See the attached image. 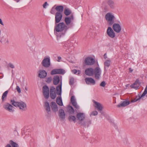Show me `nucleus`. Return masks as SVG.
<instances>
[{
    "label": "nucleus",
    "instance_id": "35",
    "mask_svg": "<svg viewBox=\"0 0 147 147\" xmlns=\"http://www.w3.org/2000/svg\"><path fill=\"white\" fill-rule=\"evenodd\" d=\"M0 42L2 43H7L8 40L7 39L5 38L4 36H2V37H0Z\"/></svg>",
    "mask_w": 147,
    "mask_h": 147
},
{
    "label": "nucleus",
    "instance_id": "47",
    "mask_svg": "<svg viewBox=\"0 0 147 147\" xmlns=\"http://www.w3.org/2000/svg\"><path fill=\"white\" fill-rule=\"evenodd\" d=\"M98 114V112L96 111H93L91 113V115L96 116Z\"/></svg>",
    "mask_w": 147,
    "mask_h": 147
},
{
    "label": "nucleus",
    "instance_id": "17",
    "mask_svg": "<svg viewBox=\"0 0 147 147\" xmlns=\"http://www.w3.org/2000/svg\"><path fill=\"white\" fill-rule=\"evenodd\" d=\"M74 20V18L73 15H71L70 17H65V21L66 25H68L69 24L72 20Z\"/></svg>",
    "mask_w": 147,
    "mask_h": 147
},
{
    "label": "nucleus",
    "instance_id": "31",
    "mask_svg": "<svg viewBox=\"0 0 147 147\" xmlns=\"http://www.w3.org/2000/svg\"><path fill=\"white\" fill-rule=\"evenodd\" d=\"M111 62V61L109 59L106 60L104 62V69L105 70L106 67H108L110 66Z\"/></svg>",
    "mask_w": 147,
    "mask_h": 147
},
{
    "label": "nucleus",
    "instance_id": "54",
    "mask_svg": "<svg viewBox=\"0 0 147 147\" xmlns=\"http://www.w3.org/2000/svg\"><path fill=\"white\" fill-rule=\"evenodd\" d=\"M129 72L130 73L132 72L133 71V69H132L131 68H129Z\"/></svg>",
    "mask_w": 147,
    "mask_h": 147
},
{
    "label": "nucleus",
    "instance_id": "52",
    "mask_svg": "<svg viewBox=\"0 0 147 147\" xmlns=\"http://www.w3.org/2000/svg\"><path fill=\"white\" fill-rule=\"evenodd\" d=\"M0 24L2 25H4L3 23V22H2V21L1 19V18H0Z\"/></svg>",
    "mask_w": 147,
    "mask_h": 147
},
{
    "label": "nucleus",
    "instance_id": "32",
    "mask_svg": "<svg viewBox=\"0 0 147 147\" xmlns=\"http://www.w3.org/2000/svg\"><path fill=\"white\" fill-rule=\"evenodd\" d=\"M71 13V11L69 8H66L64 10V13L66 16L70 15Z\"/></svg>",
    "mask_w": 147,
    "mask_h": 147
},
{
    "label": "nucleus",
    "instance_id": "50",
    "mask_svg": "<svg viewBox=\"0 0 147 147\" xmlns=\"http://www.w3.org/2000/svg\"><path fill=\"white\" fill-rule=\"evenodd\" d=\"M9 66L12 68H14V65L12 63H9Z\"/></svg>",
    "mask_w": 147,
    "mask_h": 147
},
{
    "label": "nucleus",
    "instance_id": "22",
    "mask_svg": "<svg viewBox=\"0 0 147 147\" xmlns=\"http://www.w3.org/2000/svg\"><path fill=\"white\" fill-rule=\"evenodd\" d=\"M106 3L111 9H113L115 7V3L113 0H107Z\"/></svg>",
    "mask_w": 147,
    "mask_h": 147
},
{
    "label": "nucleus",
    "instance_id": "49",
    "mask_svg": "<svg viewBox=\"0 0 147 147\" xmlns=\"http://www.w3.org/2000/svg\"><path fill=\"white\" fill-rule=\"evenodd\" d=\"M16 89L17 90V91L19 93H20L21 92V90L20 88L18 86H17L16 87Z\"/></svg>",
    "mask_w": 147,
    "mask_h": 147
},
{
    "label": "nucleus",
    "instance_id": "18",
    "mask_svg": "<svg viewBox=\"0 0 147 147\" xmlns=\"http://www.w3.org/2000/svg\"><path fill=\"white\" fill-rule=\"evenodd\" d=\"M130 104V102L128 100H125L121 102L120 104L117 106L118 107H123L128 105Z\"/></svg>",
    "mask_w": 147,
    "mask_h": 147
},
{
    "label": "nucleus",
    "instance_id": "13",
    "mask_svg": "<svg viewBox=\"0 0 147 147\" xmlns=\"http://www.w3.org/2000/svg\"><path fill=\"white\" fill-rule=\"evenodd\" d=\"M112 28L113 30L117 33H119L121 30L120 25L117 23H113Z\"/></svg>",
    "mask_w": 147,
    "mask_h": 147
},
{
    "label": "nucleus",
    "instance_id": "2",
    "mask_svg": "<svg viewBox=\"0 0 147 147\" xmlns=\"http://www.w3.org/2000/svg\"><path fill=\"white\" fill-rule=\"evenodd\" d=\"M105 18L108 23L110 25L113 24L115 19L114 14L111 12L107 13L105 16Z\"/></svg>",
    "mask_w": 147,
    "mask_h": 147
},
{
    "label": "nucleus",
    "instance_id": "34",
    "mask_svg": "<svg viewBox=\"0 0 147 147\" xmlns=\"http://www.w3.org/2000/svg\"><path fill=\"white\" fill-rule=\"evenodd\" d=\"M68 111L70 114H73L74 112V111L73 107L70 106L67 107Z\"/></svg>",
    "mask_w": 147,
    "mask_h": 147
},
{
    "label": "nucleus",
    "instance_id": "29",
    "mask_svg": "<svg viewBox=\"0 0 147 147\" xmlns=\"http://www.w3.org/2000/svg\"><path fill=\"white\" fill-rule=\"evenodd\" d=\"M60 81V78L59 76H56L53 78V83L55 85H57Z\"/></svg>",
    "mask_w": 147,
    "mask_h": 147
},
{
    "label": "nucleus",
    "instance_id": "28",
    "mask_svg": "<svg viewBox=\"0 0 147 147\" xmlns=\"http://www.w3.org/2000/svg\"><path fill=\"white\" fill-rule=\"evenodd\" d=\"M44 107L47 112L49 114L50 111V108L49 103L47 102H45V103Z\"/></svg>",
    "mask_w": 147,
    "mask_h": 147
},
{
    "label": "nucleus",
    "instance_id": "7",
    "mask_svg": "<svg viewBox=\"0 0 147 147\" xmlns=\"http://www.w3.org/2000/svg\"><path fill=\"white\" fill-rule=\"evenodd\" d=\"M43 94L45 98L47 99L49 97V90L48 87L45 86L42 88Z\"/></svg>",
    "mask_w": 147,
    "mask_h": 147
},
{
    "label": "nucleus",
    "instance_id": "41",
    "mask_svg": "<svg viewBox=\"0 0 147 147\" xmlns=\"http://www.w3.org/2000/svg\"><path fill=\"white\" fill-rule=\"evenodd\" d=\"M72 73L74 74H76L77 75H79L80 74L81 71L79 70H77L76 69H74L72 71Z\"/></svg>",
    "mask_w": 147,
    "mask_h": 147
},
{
    "label": "nucleus",
    "instance_id": "6",
    "mask_svg": "<svg viewBox=\"0 0 147 147\" xmlns=\"http://www.w3.org/2000/svg\"><path fill=\"white\" fill-rule=\"evenodd\" d=\"M107 35L111 38H114L115 37V34L112 28L108 27L107 30Z\"/></svg>",
    "mask_w": 147,
    "mask_h": 147
},
{
    "label": "nucleus",
    "instance_id": "27",
    "mask_svg": "<svg viewBox=\"0 0 147 147\" xmlns=\"http://www.w3.org/2000/svg\"><path fill=\"white\" fill-rule=\"evenodd\" d=\"M63 8V7L62 5H58L55 7V9L57 11L56 12H60L62 13Z\"/></svg>",
    "mask_w": 147,
    "mask_h": 147
},
{
    "label": "nucleus",
    "instance_id": "4",
    "mask_svg": "<svg viewBox=\"0 0 147 147\" xmlns=\"http://www.w3.org/2000/svg\"><path fill=\"white\" fill-rule=\"evenodd\" d=\"M42 64L43 66L45 67H49L51 64L50 57H45L42 61Z\"/></svg>",
    "mask_w": 147,
    "mask_h": 147
},
{
    "label": "nucleus",
    "instance_id": "15",
    "mask_svg": "<svg viewBox=\"0 0 147 147\" xmlns=\"http://www.w3.org/2000/svg\"><path fill=\"white\" fill-rule=\"evenodd\" d=\"M93 102L95 105L94 106L97 109L98 111H100V113H101V111L103 109L102 104L94 100H93Z\"/></svg>",
    "mask_w": 147,
    "mask_h": 147
},
{
    "label": "nucleus",
    "instance_id": "37",
    "mask_svg": "<svg viewBox=\"0 0 147 147\" xmlns=\"http://www.w3.org/2000/svg\"><path fill=\"white\" fill-rule=\"evenodd\" d=\"M9 143L11 144L12 147H19L17 143L14 142L12 140L9 141Z\"/></svg>",
    "mask_w": 147,
    "mask_h": 147
},
{
    "label": "nucleus",
    "instance_id": "23",
    "mask_svg": "<svg viewBox=\"0 0 147 147\" xmlns=\"http://www.w3.org/2000/svg\"><path fill=\"white\" fill-rule=\"evenodd\" d=\"M91 121L90 120H88L87 121H83L81 123H80V124L82 126L85 127H88L89 126V125L91 123Z\"/></svg>",
    "mask_w": 147,
    "mask_h": 147
},
{
    "label": "nucleus",
    "instance_id": "38",
    "mask_svg": "<svg viewBox=\"0 0 147 147\" xmlns=\"http://www.w3.org/2000/svg\"><path fill=\"white\" fill-rule=\"evenodd\" d=\"M11 104L15 107H18L20 102L15 101L14 100H11L10 101Z\"/></svg>",
    "mask_w": 147,
    "mask_h": 147
},
{
    "label": "nucleus",
    "instance_id": "57",
    "mask_svg": "<svg viewBox=\"0 0 147 147\" xmlns=\"http://www.w3.org/2000/svg\"><path fill=\"white\" fill-rule=\"evenodd\" d=\"M126 86H127V85H126Z\"/></svg>",
    "mask_w": 147,
    "mask_h": 147
},
{
    "label": "nucleus",
    "instance_id": "21",
    "mask_svg": "<svg viewBox=\"0 0 147 147\" xmlns=\"http://www.w3.org/2000/svg\"><path fill=\"white\" fill-rule=\"evenodd\" d=\"M85 73L87 75L92 76L93 75V69L92 68H89L86 69Z\"/></svg>",
    "mask_w": 147,
    "mask_h": 147
},
{
    "label": "nucleus",
    "instance_id": "48",
    "mask_svg": "<svg viewBox=\"0 0 147 147\" xmlns=\"http://www.w3.org/2000/svg\"><path fill=\"white\" fill-rule=\"evenodd\" d=\"M49 4H48L47 2H45L44 3L43 5V7L44 8L46 9L47 8V6H48Z\"/></svg>",
    "mask_w": 147,
    "mask_h": 147
},
{
    "label": "nucleus",
    "instance_id": "42",
    "mask_svg": "<svg viewBox=\"0 0 147 147\" xmlns=\"http://www.w3.org/2000/svg\"><path fill=\"white\" fill-rule=\"evenodd\" d=\"M71 101L72 104L76 102L74 96H71Z\"/></svg>",
    "mask_w": 147,
    "mask_h": 147
},
{
    "label": "nucleus",
    "instance_id": "44",
    "mask_svg": "<svg viewBox=\"0 0 147 147\" xmlns=\"http://www.w3.org/2000/svg\"><path fill=\"white\" fill-rule=\"evenodd\" d=\"M74 79L73 78H71L69 79V84L70 85H72L74 83Z\"/></svg>",
    "mask_w": 147,
    "mask_h": 147
},
{
    "label": "nucleus",
    "instance_id": "8",
    "mask_svg": "<svg viewBox=\"0 0 147 147\" xmlns=\"http://www.w3.org/2000/svg\"><path fill=\"white\" fill-rule=\"evenodd\" d=\"M65 73V71L64 69H53L51 71V75H53L57 74H63Z\"/></svg>",
    "mask_w": 147,
    "mask_h": 147
},
{
    "label": "nucleus",
    "instance_id": "5",
    "mask_svg": "<svg viewBox=\"0 0 147 147\" xmlns=\"http://www.w3.org/2000/svg\"><path fill=\"white\" fill-rule=\"evenodd\" d=\"M76 117L79 120L78 123L80 124L84 120L85 118V114L83 113H78L77 114Z\"/></svg>",
    "mask_w": 147,
    "mask_h": 147
},
{
    "label": "nucleus",
    "instance_id": "25",
    "mask_svg": "<svg viewBox=\"0 0 147 147\" xmlns=\"http://www.w3.org/2000/svg\"><path fill=\"white\" fill-rule=\"evenodd\" d=\"M38 74L39 77L40 78H45L47 75V73L44 70H40Z\"/></svg>",
    "mask_w": 147,
    "mask_h": 147
},
{
    "label": "nucleus",
    "instance_id": "51",
    "mask_svg": "<svg viewBox=\"0 0 147 147\" xmlns=\"http://www.w3.org/2000/svg\"><path fill=\"white\" fill-rule=\"evenodd\" d=\"M5 147H12L10 143L7 144Z\"/></svg>",
    "mask_w": 147,
    "mask_h": 147
},
{
    "label": "nucleus",
    "instance_id": "3",
    "mask_svg": "<svg viewBox=\"0 0 147 147\" xmlns=\"http://www.w3.org/2000/svg\"><path fill=\"white\" fill-rule=\"evenodd\" d=\"M101 73V71L99 67H96L94 69H93V75H94L95 78L96 79H99Z\"/></svg>",
    "mask_w": 147,
    "mask_h": 147
},
{
    "label": "nucleus",
    "instance_id": "16",
    "mask_svg": "<svg viewBox=\"0 0 147 147\" xmlns=\"http://www.w3.org/2000/svg\"><path fill=\"white\" fill-rule=\"evenodd\" d=\"M85 80L87 84L94 85L95 84V80L91 78H86L85 79Z\"/></svg>",
    "mask_w": 147,
    "mask_h": 147
},
{
    "label": "nucleus",
    "instance_id": "46",
    "mask_svg": "<svg viewBox=\"0 0 147 147\" xmlns=\"http://www.w3.org/2000/svg\"><path fill=\"white\" fill-rule=\"evenodd\" d=\"M52 80V78L50 77L48 78L46 82L47 83H49L51 82Z\"/></svg>",
    "mask_w": 147,
    "mask_h": 147
},
{
    "label": "nucleus",
    "instance_id": "55",
    "mask_svg": "<svg viewBox=\"0 0 147 147\" xmlns=\"http://www.w3.org/2000/svg\"><path fill=\"white\" fill-rule=\"evenodd\" d=\"M57 58H58V60H61V57L60 56L58 57ZM57 61H59V60H58Z\"/></svg>",
    "mask_w": 147,
    "mask_h": 147
},
{
    "label": "nucleus",
    "instance_id": "36",
    "mask_svg": "<svg viewBox=\"0 0 147 147\" xmlns=\"http://www.w3.org/2000/svg\"><path fill=\"white\" fill-rule=\"evenodd\" d=\"M8 90L5 91L3 94L2 96V99L3 102H4L6 99V97L7 96L8 93Z\"/></svg>",
    "mask_w": 147,
    "mask_h": 147
},
{
    "label": "nucleus",
    "instance_id": "26",
    "mask_svg": "<svg viewBox=\"0 0 147 147\" xmlns=\"http://www.w3.org/2000/svg\"><path fill=\"white\" fill-rule=\"evenodd\" d=\"M59 116L60 118L64 119L65 118V114L64 110L62 109L59 110Z\"/></svg>",
    "mask_w": 147,
    "mask_h": 147
},
{
    "label": "nucleus",
    "instance_id": "10",
    "mask_svg": "<svg viewBox=\"0 0 147 147\" xmlns=\"http://www.w3.org/2000/svg\"><path fill=\"white\" fill-rule=\"evenodd\" d=\"M3 107L6 110H7L10 112H13L14 110L13 109V106L10 104L6 102L3 105Z\"/></svg>",
    "mask_w": 147,
    "mask_h": 147
},
{
    "label": "nucleus",
    "instance_id": "14",
    "mask_svg": "<svg viewBox=\"0 0 147 147\" xmlns=\"http://www.w3.org/2000/svg\"><path fill=\"white\" fill-rule=\"evenodd\" d=\"M56 96L55 88L53 87H51L50 88V96L53 99L55 98Z\"/></svg>",
    "mask_w": 147,
    "mask_h": 147
},
{
    "label": "nucleus",
    "instance_id": "39",
    "mask_svg": "<svg viewBox=\"0 0 147 147\" xmlns=\"http://www.w3.org/2000/svg\"><path fill=\"white\" fill-rule=\"evenodd\" d=\"M69 119L70 121H72L75 123L76 120V118L75 116L72 115H69Z\"/></svg>",
    "mask_w": 147,
    "mask_h": 147
},
{
    "label": "nucleus",
    "instance_id": "30",
    "mask_svg": "<svg viewBox=\"0 0 147 147\" xmlns=\"http://www.w3.org/2000/svg\"><path fill=\"white\" fill-rule=\"evenodd\" d=\"M61 87L62 84L61 82V84L57 86L56 87V89L57 91V94L59 95H61Z\"/></svg>",
    "mask_w": 147,
    "mask_h": 147
},
{
    "label": "nucleus",
    "instance_id": "19",
    "mask_svg": "<svg viewBox=\"0 0 147 147\" xmlns=\"http://www.w3.org/2000/svg\"><path fill=\"white\" fill-rule=\"evenodd\" d=\"M18 107L21 111H25L27 109L26 104L23 102H20V103Z\"/></svg>",
    "mask_w": 147,
    "mask_h": 147
},
{
    "label": "nucleus",
    "instance_id": "56",
    "mask_svg": "<svg viewBox=\"0 0 147 147\" xmlns=\"http://www.w3.org/2000/svg\"><path fill=\"white\" fill-rule=\"evenodd\" d=\"M25 90H26V91H27L28 90V89L27 88H26V87H25Z\"/></svg>",
    "mask_w": 147,
    "mask_h": 147
},
{
    "label": "nucleus",
    "instance_id": "43",
    "mask_svg": "<svg viewBox=\"0 0 147 147\" xmlns=\"http://www.w3.org/2000/svg\"><path fill=\"white\" fill-rule=\"evenodd\" d=\"M72 104L73 105L74 107L77 109H79V106L77 104L76 102Z\"/></svg>",
    "mask_w": 147,
    "mask_h": 147
},
{
    "label": "nucleus",
    "instance_id": "20",
    "mask_svg": "<svg viewBox=\"0 0 147 147\" xmlns=\"http://www.w3.org/2000/svg\"><path fill=\"white\" fill-rule=\"evenodd\" d=\"M140 83L139 82V80L138 79L136 80L134 83L130 86V87L132 88H133L137 90L139 87V85Z\"/></svg>",
    "mask_w": 147,
    "mask_h": 147
},
{
    "label": "nucleus",
    "instance_id": "33",
    "mask_svg": "<svg viewBox=\"0 0 147 147\" xmlns=\"http://www.w3.org/2000/svg\"><path fill=\"white\" fill-rule=\"evenodd\" d=\"M56 102L60 106H62L63 105V103L61 97H58L57 98Z\"/></svg>",
    "mask_w": 147,
    "mask_h": 147
},
{
    "label": "nucleus",
    "instance_id": "11",
    "mask_svg": "<svg viewBox=\"0 0 147 147\" xmlns=\"http://www.w3.org/2000/svg\"><path fill=\"white\" fill-rule=\"evenodd\" d=\"M95 60L91 57H88L85 60V63L87 65H93L95 63Z\"/></svg>",
    "mask_w": 147,
    "mask_h": 147
},
{
    "label": "nucleus",
    "instance_id": "40",
    "mask_svg": "<svg viewBox=\"0 0 147 147\" xmlns=\"http://www.w3.org/2000/svg\"><path fill=\"white\" fill-rule=\"evenodd\" d=\"M55 6V5L50 10V12L51 14H54L55 13L56 10L55 9V8H54Z\"/></svg>",
    "mask_w": 147,
    "mask_h": 147
},
{
    "label": "nucleus",
    "instance_id": "9",
    "mask_svg": "<svg viewBox=\"0 0 147 147\" xmlns=\"http://www.w3.org/2000/svg\"><path fill=\"white\" fill-rule=\"evenodd\" d=\"M62 13L60 12H56L55 14V23L57 24L59 22L62 18Z\"/></svg>",
    "mask_w": 147,
    "mask_h": 147
},
{
    "label": "nucleus",
    "instance_id": "45",
    "mask_svg": "<svg viewBox=\"0 0 147 147\" xmlns=\"http://www.w3.org/2000/svg\"><path fill=\"white\" fill-rule=\"evenodd\" d=\"M106 84V82L105 81H103L100 83V86H101L105 87V86Z\"/></svg>",
    "mask_w": 147,
    "mask_h": 147
},
{
    "label": "nucleus",
    "instance_id": "24",
    "mask_svg": "<svg viewBox=\"0 0 147 147\" xmlns=\"http://www.w3.org/2000/svg\"><path fill=\"white\" fill-rule=\"evenodd\" d=\"M51 106L53 111L56 112L58 111V108L57 105L55 102H52L51 103Z\"/></svg>",
    "mask_w": 147,
    "mask_h": 147
},
{
    "label": "nucleus",
    "instance_id": "53",
    "mask_svg": "<svg viewBox=\"0 0 147 147\" xmlns=\"http://www.w3.org/2000/svg\"><path fill=\"white\" fill-rule=\"evenodd\" d=\"M104 57L105 59H106L107 58V54L106 53L104 55Z\"/></svg>",
    "mask_w": 147,
    "mask_h": 147
},
{
    "label": "nucleus",
    "instance_id": "12",
    "mask_svg": "<svg viewBox=\"0 0 147 147\" xmlns=\"http://www.w3.org/2000/svg\"><path fill=\"white\" fill-rule=\"evenodd\" d=\"M147 94V85L146 86L145 90L141 96L139 95L138 97L137 96L134 100H132L131 102H136L139 100H140L141 98Z\"/></svg>",
    "mask_w": 147,
    "mask_h": 147
},
{
    "label": "nucleus",
    "instance_id": "1",
    "mask_svg": "<svg viewBox=\"0 0 147 147\" xmlns=\"http://www.w3.org/2000/svg\"><path fill=\"white\" fill-rule=\"evenodd\" d=\"M57 24H56L55 27L54 32L57 35L58 33L61 32V34L60 36V37H61L65 34L68 29V27L64 22H59ZM57 36H58L57 35Z\"/></svg>",
    "mask_w": 147,
    "mask_h": 147
}]
</instances>
